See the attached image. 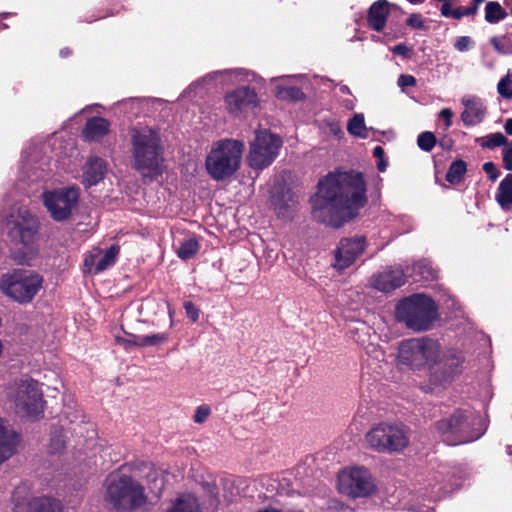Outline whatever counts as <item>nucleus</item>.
<instances>
[{
	"mask_svg": "<svg viewBox=\"0 0 512 512\" xmlns=\"http://www.w3.org/2000/svg\"><path fill=\"white\" fill-rule=\"evenodd\" d=\"M441 15L446 18H454V15L456 13V9H451V5L449 2H444L441 6Z\"/></svg>",
	"mask_w": 512,
	"mask_h": 512,
	"instance_id": "nucleus-55",
	"label": "nucleus"
},
{
	"mask_svg": "<svg viewBox=\"0 0 512 512\" xmlns=\"http://www.w3.org/2000/svg\"><path fill=\"white\" fill-rule=\"evenodd\" d=\"M101 254V249H93L84 260V272L95 274L96 262Z\"/></svg>",
	"mask_w": 512,
	"mask_h": 512,
	"instance_id": "nucleus-42",
	"label": "nucleus"
},
{
	"mask_svg": "<svg viewBox=\"0 0 512 512\" xmlns=\"http://www.w3.org/2000/svg\"><path fill=\"white\" fill-rule=\"evenodd\" d=\"M482 168L492 182L498 179L500 172L493 162H485Z\"/></svg>",
	"mask_w": 512,
	"mask_h": 512,
	"instance_id": "nucleus-46",
	"label": "nucleus"
},
{
	"mask_svg": "<svg viewBox=\"0 0 512 512\" xmlns=\"http://www.w3.org/2000/svg\"><path fill=\"white\" fill-rule=\"evenodd\" d=\"M446 305H447V308L448 309H451L453 311H458L460 310V304L457 302V300L451 296V295H448V298L446 300Z\"/></svg>",
	"mask_w": 512,
	"mask_h": 512,
	"instance_id": "nucleus-56",
	"label": "nucleus"
},
{
	"mask_svg": "<svg viewBox=\"0 0 512 512\" xmlns=\"http://www.w3.org/2000/svg\"><path fill=\"white\" fill-rule=\"evenodd\" d=\"M436 144V137L432 132L425 131L418 135L417 137V145L418 147L425 151L430 152Z\"/></svg>",
	"mask_w": 512,
	"mask_h": 512,
	"instance_id": "nucleus-40",
	"label": "nucleus"
},
{
	"mask_svg": "<svg viewBox=\"0 0 512 512\" xmlns=\"http://www.w3.org/2000/svg\"><path fill=\"white\" fill-rule=\"evenodd\" d=\"M185 312L193 322H196L199 318V309L191 302L186 301L184 303Z\"/></svg>",
	"mask_w": 512,
	"mask_h": 512,
	"instance_id": "nucleus-48",
	"label": "nucleus"
},
{
	"mask_svg": "<svg viewBox=\"0 0 512 512\" xmlns=\"http://www.w3.org/2000/svg\"><path fill=\"white\" fill-rule=\"evenodd\" d=\"M306 81L307 76L304 74L284 75L271 79V83L275 84V96L287 101H300L305 97L302 89L295 84L304 86Z\"/></svg>",
	"mask_w": 512,
	"mask_h": 512,
	"instance_id": "nucleus-21",
	"label": "nucleus"
},
{
	"mask_svg": "<svg viewBox=\"0 0 512 512\" xmlns=\"http://www.w3.org/2000/svg\"><path fill=\"white\" fill-rule=\"evenodd\" d=\"M466 163L463 160H455L451 163L447 173H446V180L450 184H457L459 183L465 172H466Z\"/></svg>",
	"mask_w": 512,
	"mask_h": 512,
	"instance_id": "nucleus-35",
	"label": "nucleus"
},
{
	"mask_svg": "<svg viewBox=\"0 0 512 512\" xmlns=\"http://www.w3.org/2000/svg\"><path fill=\"white\" fill-rule=\"evenodd\" d=\"M107 174L105 160L98 156H90L82 167L81 183L85 187H92L100 183Z\"/></svg>",
	"mask_w": 512,
	"mask_h": 512,
	"instance_id": "nucleus-24",
	"label": "nucleus"
},
{
	"mask_svg": "<svg viewBox=\"0 0 512 512\" xmlns=\"http://www.w3.org/2000/svg\"><path fill=\"white\" fill-rule=\"evenodd\" d=\"M66 446V436L62 430H55L51 433L47 452L50 455L61 454Z\"/></svg>",
	"mask_w": 512,
	"mask_h": 512,
	"instance_id": "nucleus-34",
	"label": "nucleus"
},
{
	"mask_svg": "<svg viewBox=\"0 0 512 512\" xmlns=\"http://www.w3.org/2000/svg\"><path fill=\"white\" fill-rule=\"evenodd\" d=\"M259 512H282V511L275 509V508H266L264 510H260Z\"/></svg>",
	"mask_w": 512,
	"mask_h": 512,
	"instance_id": "nucleus-64",
	"label": "nucleus"
},
{
	"mask_svg": "<svg viewBox=\"0 0 512 512\" xmlns=\"http://www.w3.org/2000/svg\"><path fill=\"white\" fill-rule=\"evenodd\" d=\"M413 270L419 274L423 280H433L437 277V270L427 260L415 263Z\"/></svg>",
	"mask_w": 512,
	"mask_h": 512,
	"instance_id": "nucleus-38",
	"label": "nucleus"
},
{
	"mask_svg": "<svg viewBox=\"0 0 512 512\" xmlns=\"http://www.w3.org/2000/svg\"><path fill=\"white\" fill-rule=\"evenodd\" d=\"M244 143L235 139H222L215 142L207 154L205 167L216 181L232 176L240 167Z\"/></svg>",
	"mask_w": 512,
	"mask_h": 512,
	"instance_id": "nucleus-6",
	"label": "nucleus"
},
{
	"mask_svg": "<svg viewBox=\"0 0 512 512\" xmlns=\"http://www.w3.org/2000/svg\"><path fill=\"white\" fill-rule=\"evenodd\" d=\"M119 247L117 245L110 246L105 252L101 254L96 262L95 274L100 273L115 264L119 254Z\"/></svg>",
	"mask_w": 512,
	"mask_h": 512,
	"instance_id": "nucleus-29",
	"label": "nucleus"
},
{
	"mask_svg": "<svg viewBox=\"0 0 512 512\" xmlns=\"http://www.w3.org/2000/svg\"><path fill=\"white\" fill-rule=\"evenodd\" d=\"M475 41L470 36H460L454 42V48L458 52H466L474 48Z\"/></svg>",
	"mask_w": 512,
	"mask_h": 512,
	"instance_id": "nucleus-43",
	"label": "nucleus"
},
{
	"mask_svg": "<svg viewBox=\"0 0 512 512\" xmlns=\"http://www.w3.org/2000/svg\"><path fill=\"white\" fill-rule=\"evenodd\" d=\"M390 50L397 55L402 56L403 58H409L411 55V48L408 47L405 43H399L390 48Z\"/></svg>",
	"mask_w": 512,
	"mask_h": 512,
	"instance_id": "nucleus-50",
	"label": "nucleus"
},
{
	"mask_svg": "<svg viewBox=\"0 0 512 512\" xmlns=\"http://www.w3.org/2000/svg\"><path fill=\"white\" fill-rule=\"evenodd\" d=\"M148 339L150 342L149 346H155V345H158L159 343H163V342L167 341L168 335L165 333H156V334L148 335Z\"/></svg>",
	"mask_w": 512,
	"mask_h": 512,
	"instance_id": "nucleus-53",
	"label": "nucleus"
},
{
	"mask_svg": "<svg viewBox=\"0 0 512 512\" xmlns=\"http://www.w3.org/2000/svg\"><path fill=\"white\" fill-rule=\"evenodd\" d=\"M259 104L257 92L248 86H240L224 96V108L228 114L236 118L245 117Z\"/></svg>",
	"mask_w": 512,
	"mask_h": 512,
	"instance_id": "nucleus-17",
	"label": "nucleus"
},
{
	"mask_svg": "<svg viewBox=\"0 0 512 512\" xmlns=\"http://www.w3.org/2000/svg\"><path fill=\"white\" fill-rule=\"evenodd\" d=\"M13 512H62L61 502L49 497L29 499L26 488L17 487L12 494Z\"/></svg>",
	"mask_w": 512,
	"mask_h": 512,
	"instance_id": "nucleus-18",
	"label": "nucleus"
},
{
	"mask_svg": "<svg viewBox=\"0 0 512 512\" xmlns=\"http://www.w3.org/2000/svg\"><path fill=\"white\" fill-rule=\"evenodd\" d=\"M497 92L505 99L512 98V80L510 73L501 78L497 84Z\"/></svg>",
	"mask_w": 512,
	"mask_h": 512,
	"instance_id": "nucleus-41",
	"label": "nucleus"
},
{
	"mask_svg": "<svg viewBox=\"0 0 512 512\" xmlns=\"http://www.w3.org/2000/svg\"><path fill=\"white\" fill-rule=\"evenodd\" d=\"M130 137L135 169L146 178L162 175L164 150L159 132L148 126L136 127L131 129Z\"/></svg>",
	"mask_w": 512,
	"mask_h": 512,
	"instance_id": "nucleus-2",
	"label": "nucleus"
},
{
	"mask_svg": "<svg viewBox=\"0 0 512 512\" xmlns=\"http://www.w3.org/2000/svg\"><path fill=\"white\" fill-rule=\"evenodd\" d=\"M17 414L25 417H38L43 413L45 401L39 383L23 377L15 381L10 393Z\"/></svg>",
	"mask_w": 512,
	"mask_h": 512,
	"instance_id": "nucleus-11",
	"label": "nucleus"
},
{
	"mask_svg": "<svg viewBox=\"0 0 512 512\" xmlns=\"http://www.w3.org/2000/svg\"><path fill=\"white\" fill-rule=\"evenodd\" d=\"M406 23L412 29L423 30L426 28L424 19L420 14L410 15Z\"/></svg>",
	"mask_w": 512,
	"mask_h": 512,
	"instance_id": "nucleus-45",
	"label": "nucleus"
},
{
	"mask_svg": "<svg viewBox=\"0 0 512 512\" xmlns=\"http://www.w3.org/2000/svg\"><path fill=\"white\" fill-rule=\"evenodd\" d=\"M495 200L503 210L512 209V173L507 174L500 181L495 193Z\"/></svg>",
	"mask_w": 512,
	"mask_h": 512,
	"instance_id": "nucleus-27",
	"label": "nucleus"
},
{
	"mask_svg": "<svg viewBox=\"0 0 512 512\" xmlns=\"http://www.w3.org/2000/svg\"><path fill=\"white\" fill-rule=\"evenodd\" d=\"M395 317L414 332H426L439 320V307L430 296L415 293L396 304Z\"/></svg>",
	"mask_w": 512,
	"mask_h": 512,
	"instance_id": "nucleus-4",
	"label": "nucleus"
},
{
	"mask_svg": "<svg viewBox=\"0 0 512 512\" xmlns=\"http://www.w3.org/2000/svg\"><path fill=\"white\" fill-rule=\"evenodd\" d=\"M366 244V238L364 236L342 238L334 252L335 269L343 271L354 264L365 251Z\"/></svg>",
	"mask_w": 512,
	"mask_h": 512,
	"instance_id": "nucleus-19",
	"label": "nucleus"
},
{
	"mask_svg": "<svg viewBox=\"0 0 512 512\" xmlns=\"http://www.w3.org/2000/svg\"><path fill=\"white\" fill-rule=\"evenodd\" d=\"M439 117L444 120L446 128H450L452 126L453 112L450 108H443L439 113Z\"/></svg>",
	"mask_w": 512,
	"mask_h": 512,
	"instance_id": "nucleus-52",
	"label": "nucleus"
},
{
	"mask_svg": "<svg viewBox=\"0 0 512 512\" xmlns=\"http://www.w3.org/2000/svg\"><path fill=\"white\" fill-rule=\"evenodd\" d=\"M200 244L196 238L184 240L177 249V256L182 260H188L198 253Z\"/></svg>",
	"mask_w": 512,
	"mask_h": 512,
	"instance_id": "nucleus-33",
	"label": "nucleus"
},
{
	"mask_svg": "<svg viewBox=\"0 0 512 512\" xmlns=\"http://www.w3.org/2000/svg\"><path fill=\"white\" fill-rule=\"evenodd\" d=\"M464 356L462 352L451 350L447 354L440 355V360L430 375V382L441 385L450 382L454 376L462 372Z\"/></svg>",
	"mask_w": 512,
	"mask_h": 512,
	"instance_id": "nucleus-20",
	"label": "nucleus"
},
{
	"mask_svg": "<svg viewBox=\"0 0 512 512\" xmlns=\"http://www.w3.org/2000/svg\"><path fill=\"white\" fill-rule=\"evenodd\" d=\"M464 107L460 118L465 127L481 124L487 115V107L483 99L475 95H465L461 98Z\"/></svg>",
	"mask_w": 512,
	"mask_h": 512,
	"instance_id": "nucleus-22",
	"label": "nucleus"
},
{
	"mask_svg": "<svg viewBox=\"0 0 512 512\" xmlns=\"http://www.w3.org/2000/svg\"><path fill=\"white\" fill-rule=\"evenodd\" d=\"M109 129L108 120L102 117H92L87 120L82 130V136L86 141L97 142L109 132Z\"/></svg>",
	"mask_w": 512,
	"mask_h": 512,
	"instance_id": "nucleus-25",
	"label": "nucleus"
},
{
	"mask_svg": "<svg viewBox=\"0 0 512 512\" xmlns=\"http://www.w3.org/2000/svg\"><path fill=\"white\" fill-rule=\"evenodd\" d=\"M493 48L501 55H512V39L506 35L493 36L490 38Z\"/></svg>",
	"mask_w": 512,
	"mask_h": 512,
	"instance_id": "nucleus-36",
	"label": "nucleus"
},
{
	"mask_svg": "<svg viewBox=\"0 0 512 512\" xmlns=\"http://www.w3.org/2000/svg\"><path fill=\"white\" fill-rule=\"evenodd\" d=\"M476 6H470V7H458L456 8V13L454 15V19H461L465 16H474L477 14Z\"/></svg>",
	"mask_w": 512,
	"mask_h": 512,
	"instance_id": "nucleus-47",
	"label": "nucleus"
},
{
	"mask_svg": "<svg viewBox=\"0 0 512 512\" xmlns=\"http://www.w3.org/2000/svg\"><path fill=\"white\" fill-rule=\"evenodd\" d=\"M43 278L35 272L14 270L2 275L1 291L18 303H29L41 289Z\"/></svg>",
	"mask_w": 512,
	"mask_h": 512,
	"instance_id": "nucleus-10",
	"label": "nucleus"
},
{
	"mask_svg": "<svg viewBox=\"0 0 512 512\" xmlns=\"http://www.w3.org/2000/svg\"><path fill=\"white\" fill-rule=\"evenodd\" d=\"M321 129L325 134L331 135L336 139H341L344 135L340 122L332 117L322 120Z\"/></svg>",
	"mask_w": 512,
	"mask_h": 512,
	"instance_id": "nucleus-37",
	"label": "nucleus"
},
{
	"mask_svg": "<svg viewBox=\"0 0 512 512\" xmlns=\"http://www.w3.org/2000/svg\"><path fill=\"white\" fill-rule=\"evenodd\" d=\"M373 156L377 159H381L385 157L384 149L381 146H376L373 149Z\"/></svg>",
	"mask_w": 512,
	"mask_h": 512,
	"instance_id": "nucleus-58",
	"label": "nucleus"
},
{
	"mask_svg": "<svg viewBox=\"0 0 512 512\" xmlns=\"http://www.w3.org/2000/svg\"><path fill=\"white\" fill-rule=\"evenodd\" d=\"M507 13L497 1L487 2L485 6V20L490 24L500 22Z\"/></svg>",
	"mask_w": 512,
	"mask_h": 512,
	"instance_id": "nucleus-32",
	"label": "nucleus"
},
{
	"mask_svg": "<svg viewBox=\"0 0 512 512\" xmlns=\"http://www.w3.org/2000/svg\"><path fill=\"white\" fill-rule=\"evenodd\" d=\"M503 164L506 170L512 171V143L503 149Z\"/></svg>",
	"mask_w": 512,
	"mask_h": 512,
	"instance_id": "nucleus-49",
	"label": "nucleus"
},
{
	"mask_svg": "<svg viewBox=\"0 0 512 512\" xmlns=\"http://www.w3.org/2000/svg\"><path fill=\"white\" fill-rule=\"evenodd\" d=\"M438 433L451 445L470 443L479 439L486 425L479 414L469 409H457L449 417L435 424Z\"/></svg>",
	"mask_w": 512,
	"mask_h": 512,
	"instance_id": "nucleus-5",
	"label": "nucleus"
},
{
	"mask_svg": "<svg viewBox=\"0 0 512 512\" xmlns=\"http://www.w3.org/2000/svg\"><path fill=\"white\" fill-rule=\"evenodd\" d=\"M46 143L32 142L23 151L18 181L24 185L46 180L51 172V164L45 153Z\"/></svg>",
	"mask_w": 512,
	"mask_h": 512,
	"instance_id": "nucleus-13",
	"label": "nucleus"
},
{
	"mask_svg": "<svg viewBox=\"0 0 512 512\" xmlns=\"http://www.w3.org/2000/svg\"><path fill=\"white\" fill-rule=\"evenodd\" d=\"M262 81L263 79L255 72L244 68L217 70L194 81L181 94V97L185 98L200 95L203 91L216 87L218 84L221 86H228L239 83H259Z\"/></svg>",
	"mask_w": 512,
	"mask_h": 512,
	"instance_id": "nucleus-9",
	"label": "nucleus"
},
{
	"mask_svg": "<svg viewBox=\"0 0 512 512\" xmlns=\"http://www.w3.org/2000/svg\"><path fill=\"white\" fill-rule=\"evenodd\" d=\"M116 340L119 344L123 345L125 349H129L130 347L134 346L133 345V335H131L130 339L117 337Z\"/></svg>",
	"mask_w": 512,
	"mask_h": 512,
	"instance_id": "nucleus-57",
	"label": "nucleus"
},
{
	"mask_svg": "<svg viewBox=\"0 0 512 512\" xmlns=\"http://www.w3.org/2000/svg\"><path fill=\"white\" fill-rule=\"evenodd\" d=\"M281 145L282 141L277 135L267 130L257 131L247 157L249 166L255 170L268 167L277 157Z\"/></svg>",
	"mask_w": 512,
	"mask_h": 512,
	"instance_id": "nucleus-14",
	"label": "nucleus"
},
{
	"mask_svg": "<svg viewBox=\"0 0 512 512\" xmlns=\"http://www.w3.org/2000/svg\"><path fill=\"white\" fill-rule=\"evenodd\" d=\"M441 344L428 336L410 338L399 343L396 365L400 370L429 371L430 375L438 364Z\"/></svg>",
	"mask_w": 512,
	"mask_h": 512,
	"instance_id": "nucleus-3",
	"label": "nucleus"
},
{
	"mask_svg": "<svg viewBox=\"0 0 512 512\" xmlns=\"http://www.w3.org/2000/svg\"><path fill=\"white\" fill-rule=\"evenodd\" d=\"M80 195L79 187L68 186L44 191L42 201L55 222H66L77 212Z\"/></svg>",
	"mask_w": 512,
	"mask_h": 512,
	"instance_id": "nucleus-12",
	"label": "nucleus"
},
{
	"mask_svg": "<svg viewBox=\"0 0 512 512\" xmlns=\"http://www.w3.org/2000/svg\"><path fill=\"white\" fill-rule=\"evenodd\" d=\"M70 50L68 48H63L60 50V56L65 58L67 57L68 55H70Z\"/></svg>",
	"mask_w": 512,
	"mask_h": 512,
	"instance_id": "nucleus-63",
	"label": "nucleus"
},
{
	"mask_svg": "<svg viewBox=\"0 0 512 512\" xmlns=\"http://www.w3.org/2000/svg\"><path fill=\"white\" fill-rule=\"evenodd\" d=\"M211 413V409L208 405H200L197 407L193 420L195 423H203L207 420Z\"/></svg>",
	"mask_w": 512,
	"mask_h": 512,
	"instance_id": "nucleus-44",
	"label": "nucleus"
},
{
	"mask_svg": "<svg viewBox=\"0 0 512 512\" xmlns=\"http://www.w3.org/2000/svg\"><path fill=\"white\" fill-rule=\"evenodd\" d=\"M376 485L370 471L364 467H350L338 474V489L342 494L357 498L367 497Z\"/></svg>",
	"mask_w": 512,
	"mask_h": 512,
	"instance_id": "nucleus-15",
	"label": "nucleus"
},
{
	"mask_svg": "<svg viewBox=\"0 0 512 512\" xmlns=\"http://www.w3.org/2000/svg\"><path fill=\"white\" fill-rule=\"evenodd\" d=\"M397 83L402 88L411 87L416 84V79L412 75L402 74L399 76Z\"/></svg>",
	"mask_w": 512,
	"mask_h": 512,
	"instance_id": "nucleus-51",
	"label": "nucleus"
},
{
	"mask_svg": "<svg viewBox=\"0 0 512 512\" xmlns=\"http://www.w3.org/2000/svg\"><path fill=\"white\" fill-rule=\"evenodd\" d=\"M504 129L508 135H512V118L506 120L504 124Z\"/></svg>",
	"mask_w": 512,
	"mask_h": 512,
	"instance_id": "nucleus-60",
	"label": "nucleus"
},
{
	"mask_svg": "<svg viewBox=\"0 0 512 512\" xmlns=\"http://www.w3.org/2000/svg\"><path fill=\"white\" fill-rule=\"evenodd\" d=\"M388 6L387 0H378L371 5L367 16L370 28L378 32L384 29L389 14Z\"/></svg>",
	"mask_w": 512,
	"mask_h": 512,
	"instance_id": "nucleus-26",
	"label": "nucleus"
},
{
	"mask_svg": "<svg viewBox=\"0 0 512 512\" xmlns=\"http://www.w3.org/2000/svg\"><path fill=\"white\" fill-rule=\"evenodd\" d=\"M365 440L375 452L398 454L410 443L409 429L403 424L382 422L366 433Z\"/></svg>",
	"mask_w": 512,
	"mask_h": 512,
	"instance_id": "nucleus-7",
	"label": "nucleus"
},
{
	"mask_svg": "<svg viewBox=\"0 0 512 512\" xmlns=\"http://www.w3.org/2000/svg\"><path fill=\"white\" fill-rule=\"evenodd\" d=\"M443 481L444 475L441 471L434 472L428 476L426 479V485L431 488V493L429 494L431 499L439 498L449 492V490L442 485Z\"/></svg>",
	"mask_w": 512,
	"mask_h": 512,
	"instance_id": "nucleus-30",
	"label": "nucleus"
},
{
	"mask_svg": "<svg viewBox=\"0 0 512 512\" xmlns=\"http://www.w3.org/2000/svg\"><path fill=\"white\" fill-rule=\"evenodd\" d=\"M366 183L361 172L335 170L319 180L311 198L314 218L340 228L355 218L367 203Z\"/></svg>",
	"mask_w": 512,
	"mask_h": 512,
	"instance_id": "nucleus-1",
	"label": "nucleus"
},
{
	"mask_svg": "<svg viewBox=\"0 0 512 512\" xmlns=\"http://www.w3.org/2000/svg\"><path fill=\"white\" fill-rule=\"evenodd\" d=\"M105 500L116 510L130 511L142 507L147 497L140 483L129 476L122 475L107 480Z\"/></svg>",
	"mask_w": 512,
	"mask_h": 512,
	"instance_id": "nucleus-8",
	"label": "nucleus"
},
{
	"mask_svg": "<svg viewBox=\"0 0 512 512\" xmlns=\"http://www.w3.org/2000/svg\"><path fill=\"white\" fill-rule=\"evenodd\" d=\"M481 140L480 146L487 149H494L509 144L507 138L500 132L489 134Z\"/></svg>",
	"mask_w": 512,
	"mask_h": 512,
	"instance_id": "nucleus-39",
	"label": "nucleus"
},
{
	"mask_svg": "<svg viewBox=\"0 0 512 512\" xmlns=\"http://www.w3.org/2000/svg\"><path fill=\"white\" fill-rule=\"evenodd\" d=\"M405 283V274L400 267H387L373 276L372 285L381 292H390Z\"/></svg>",
	"mask_w": 512,
	"mask_h": 512,
	"instance_id": "nucleus-23",
	"label": "nucleus"
},
{
	"mask_svg": "<svg viewBox=\"0 0 512 512\" xmlns=\"http://www.w3.org/2000/svg\"><path fill=\"white\" fill-rule=\"evenodd\" d=\"M149 344H150V342L148 339V335H144V336L133 335V345L134 346L145 347V346H149Z\"/></svg>",
	"mask_w": 512,
	"mask_h": 512,
	"instance_id": "nucleus-54",
	"label": "nucleus"
},
{
	"mask_svg": "<svg viewBox=\"0 0 512 512\" xmlns=\"http://www.w3.org/2000/svg\"><path fill=\"white\" fill-rule=\"evenodd\" d=\"M167 512H200L197 498L192 494L179 496Z\"/></svg>",
	"mask_w": 512,
	"mask_h": 512,
	"instance_id": "nucleus-28",
	"label": "nucleus"
},
{
	"mask_svg": "<svg viewBox=\"0 0 512 512\" xmlns=\"http://www.w3.org/2000/svg\"><path fill=\"white\" fill-rule=\"evenodd\" d=\"M347 131L350 135L366 139L368 138V129L365 125L364 115L362 113L355 114L347 124Z\"/></svg>",
	"mask_w": 512,
	"mask_h": 512,
	"instance_id": "nucleus-31",
	"label": "nucleus"
},
{
	"mask_svg": "<svg viewBox=\"0 0 512 512\" xmlns=\"http://www.w3.org/2000/svg\"><path fill=\"white\" fill-rule=\"evenodd\" d=\"M411 512H434V511H433V509H430V508L419 507L417 510L412 509Z\"/></svg>",
	"mask_w": 512,
	"mask_h": 512,
	"instance_id": "nucleus-62",
	"label": "nucleus"
},
{
	"mask_svg": "<svg viewBox=\"0 0 512 512\" xmlns=\"http://www.w3.org/2000/svg\"><path fill=\"white\" fill-rule=\"evenodd\" d=\"M3 201L5 206H10L12 202V196L10 194L6 195Z\"/></svg>",
	"mask_w": 512,
	"mask_h": 512,
	"instance_id": "nucleus-61",
	"label": "nucleus"
},
{
	"mask_svg": "<svg viewBox=\"0 0 512 512\" xmlns=\"http://www.w3.org/2000/svg\"><path fill=\"white\" fill-rule=\"evenodd\" d=\"M387 166H388V161L384 158H381V159H378V162H377V169L380 171V172H385L386 169H387Z\"/></svg>",
	"mask_w": 512,
	"mask_h": 512,
	"instance_id": "nucleus-59",
	"label": "nucleus"
},
{
	"mask_svg": "<svg viewBox=\"0 0 512 512\" xmlns=\"http://www.w3.org/2000/svg\"><path fill=\"white\" fill-rule=\"evenodd\" d=\"M9 234L14 241L30 244L38 231V220L25 207H12L7 216Z\"/></svg>",
	"mask_w": 512,
	"mask_h": 512,
	"instance_id": "nucleus-16",
	"label": "nucleus"
}]
</instances>
